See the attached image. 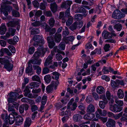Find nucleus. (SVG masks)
Listing matches in <instances>:
<instances>
[{
    "label": "nucleus",
    "mask_w": 127,
    "mask_h": 127,
    "mask_svg": "<svg viewBox=\"0 0 127 127\" xmlns=\"http://www.w3.org/2000/svg\"><path fill=\"white\" fill-rule=\"evenodd\" d=\"M48 43V46L49 47L51 48H52L55 45V43L53 41L50 42Z\"/></svg>",
    "instance_id": "63"
},
{
    "label": "nucleus",
    "mask_w": 127,
    "mask_h": 127,
    "mask_svg": "<svg viewBox=\"0 0 127 127\" xmlns=\"http://www.w3.org/2000/svg\"><path fill=\"white\" fill-rule=\"evenodd\" d=\"M115 121L114 120L109 119L106 123L107 127H113L115 126Z\"/></svg>",
    "instance_id": "7"
},
{
    "label": "nucleus",
    "mask_w": 127,
    "mask_h": 127,
    "mask_svg": "<svg viewBox=\"0 0 127 127\" xmlns=\"http://www.w3.org/2000/svg\"><path fill=\"white\" fill-rule=\"evenodd\" d=\"M77 28L75 22L69 28V29L72 31L75 30Z\"/></svg>",
    "instance_id": "46"
},
{
    "label": "nucleus",
    "mask_w": 127,
    "mask_h": 127,
    "mask_svg": "<svg viewBox=\"0 0 127 127\" xmlns=\"http://www.w3.org/2000/svg\"><path fill=\"white\" fill-rule=\"evenodd\" d=\"M9 123L10 124H12L14 122L15 120L14 116L12 114H10L8 117Z\"/></svg>",
    "instance_id": "25"
},
{
    "label": "nucleus",
    "mask_w": 127,
    "mask_h": 127,
    "mask_svg": "<svg viewBox=\"0 0 127 127\" xmlns=\"http://www.w3.org/2000/svg\"><path fill=\"white\" fill-rule=\"evenodd\" d=\"M102 36L105 39L110 38L113 36L111 33L106 31H104L102 33Z\"/></svg>",
    "instance_id": "8"
},
{
    "label": "nucleus",
    "mask_w": 127,
    "mask_h": 127,
    "mask_svg": "<svg viewBox=\"0 0 127 127\" xmlns=\"http://www.w3.org/2000/svg\"><path fill=\"white\" fill-rule=\"evenodd\" d=\"M12 12L13 15L15 17H18L20 16L19 12L15 10H13Z\"/></svg>",
    "instance_id": "52"
},
{
    "label": "nucleus",
    "mask_w": 127,
    "mask_h": 127,
    "mask_svg": "<svg viewBox=\"0 0 127 127\" xmlns=\"http://www.w3.org/2000/svg\"><path fill=\"white\" fill-rule=\"evenodd\" d=\"M98 111L99 114L101 116H105L106 115L107 112L105 110H103L102 111V110L100 109H98Z\"/></svg>",
    "instance_id": "33"
},
{
    "label": "nucleus",
    "mask_w": 127,
    "mask_h": 127,
    "mask_svg": "<svg viewBox=\"0 0 127 127\" xmlns=\"http://www.w3.org/2000/svg\"><path fill=\"white\" fill-rule=\"evenodd\" d=\"M0 63L4 65V67L7 70L10 71L11 70L13 67V65L10 63L8 60L0 58Z\"/></svg>",
    "instance_id": "2"
},
{
    "label": "nucleus",
    "mask_w": 127,
    "mask_h": 127,
    "mask_svg": "<svg viewBox=\"0 0 127 127\" xmlns=\"http://www.w3.org/2000/svg\"><path fill=\"white\" fill-rule=\"evenodd\" d=\"M39 86V83L35 82H32L30 83L29 85L27 86L25 88L27 89H32L34 87H38Z\"/></svg>",
    "instance_id": "12"
},
{
    "label": "nucleus",
    "mask_w": 127,
    "mask_h": 127,
    "mask_svg": "<svg viewBox=\"0 0 127 127\" xmlns=\"http://www.w3.org/2000/svg\"><path fill=\"white\" fill-rule=\"evenodd\" d=\"M47 97L46 96H43L41 100L42 104L45 105L46 103L47 100Z\"/></svg>",
    "instance_id": "53"
},
{
    "label": "nucleus",
    "mask_w": 127,
    "mask_h": 127,
    "mask_svg": "<svg viewBox=\"0 0 127 127\" xmlns=\"http://www.w3.org/2000/svg\"><path fill=\"white\" fill-rule=\"evenodd\" d=\"M54 81H52L51 84L47 87L46 90L48 93H50L53 90V87L54 86Z\"/></svg>",
    "instance_id": "22"
},
{
    "label": "nucleus",
    "mask_w": 127,
    "mask_h": 127,
    "mask_svg": "<svg viewBox=\"0 0 127 127\" xmlns=\"http://www.w3.org/2000/svg\"><path fill=\"white\" fill-rule=\"evenodd\" d=\"M15 124L16 125H19L22 122L23 119L22 117L20 116H17L15 119Z\"/></svg>",
    "instance_id": "18"
},
{
    "label": "nucleus",
    "mask_w": 127,
    "mask_h": 127,
    "mask_svg": "<svg viewBox=\"0 0 127 127\" xmlns=\"http://www.w3.org/2000/svg\"><path fill=\"white\" fill-rule=\"evenodd\" d=\"M1 8H2V11L4 10L7 11L9 12H10L12 9L11 6L9 5H7L6 4H4L1 5Z\"/></svg>",
    "instance_id": "11"
},
{
    "label": "nucleus",
    "mask_w": 127,
    "mask_h": 127,
    "mask_svg": "<svg viewBox=\"0 0 127 127\" xmlns=\"http://www.w3.org/2000/svg\"><path fill=\"white\" fill-rule=\"evenodd\" d=\"M111 84V86L113 88H114L118 86V83L117 82V80H116V81L112 80Z\"/></svg>",
    "instance_id": "49"
},
{
    "label": "nucleus",
    "mask_w": 127,
    "mask_h": 127,
    "mask_svg": "<svg viewBox=\"0 0 127 127\" xmlns=\"http://www.w3.org/2000/svg\"><path fill=\"white\" fill-rule=\"evenodd\" d=\"M123 113L122 112L117 114H116L115 115H114L113 117L116 120H117L119 118L121 117L123 115Z\"/></svg>",
    "instance_id": "51"
},
{
    "label": "nucleus",
    "mask_w": 127,
    "mask_h": 127,
    "mask_svg": "<svg viewBox=\"0 0 127 127\" xmlns=\"http://www.w3.org/2000/svg\"><path fill=\"white\" fill-rule=\"evenodd\" d=\"M70 106V107L67 108V109L71 111L74 110L77 107V103H74L72 104V106Z\"/></svg>",
    "instance_id": "45"
},
{
    "label": "nucleus",
    "mask_w": 127,
    "mask_h": 127,
    "mask_svg": "<svg viewBox=\"0 0 127 127\" xmlns=\"http://www.w3.org/2000/svg\"><path fill=\"white\" fill-rule=\"evenodd\" d=\"M99 107L102 109L104 108L106 105L105 102L103 101H101L99 102Z\"/></svg>",
    "instance_id": "42"
},
{
    "label": "nucleus",
    "mask_w": 127,
    "mask_h": 127,
    "mask_svg": "<svg viewBox=\"0 0 127 127\" xmlns=\"http://www.w3.org/2000/svg\"><path fill=\"white\" fill-rule=\"evenodd\" d=\"M74 18L71 16L69 17L66 22V24L67 26H70L73 23Z\"/></svg>",
    "instance_id": "28"
},
{
    "label": "nucleus",
    "mask_w": 127,
    "mask_h": 127,
    "mask_svg": "<svg viewBox=\"0 0 127 127\" xmlns=\"http://www.w3.org/2000/svg\"><path fill=\"white\" fill-rule=\"evenodd\" d=\"M18 95L19 94L17 93L11 92L9 94L11 98H11L12 100L15 101Z\"/></svg>",
    "instance_id": "15"
},
{
    "label": "nucleus",
    "mask_w": 127,
    "mask_h": 127,
    "mask_svg": "<svg viewBox=\"0 0 127 127\" xmlns=\"http://www.w3.org/2000/svg\"><path fill=\"white\" fill-rule=\"evenodd\" d=\"M8 110L9 111H15V109L14 106H13L12 104L10 103L8 104Z\"/></svg>",
    "instance_id": "50"
},
{
    "label": "nucleus",
    "mask_w": 127,
    "mask_h": 127,
    "mask_svg": "<svg viewBox=\"0 0 127 127\" xmlns=\"http://www.w3.org/2000/svg\"><path fill=\"white\" fill-rule=\"evenodd\" d=\"M49 69L48 67H45L43 69L42 73L44 74H47L49 72Z\"/></svg>",
    "instance_id": "56"
},
{
    "label": "nucleus",
    "mask_w": 127,
    "mask_h": 127,
    "mask_svg": "<svg viewBox=\"0 0 127 127\" xmlns=\"http://www.w3.org/2000/svg\"><path fill=\"white\" fill-rule=\"evenodd\" d=\"M121 11L118 9H116L113 13L112 17L115 19H117L118 15L121 13Z\"/></svg>",
    "instance_id": "24"
},
{
    "label": "nucleus",
    "mask_w": 127,
    "mask_h": 127,
    "mask_svg": "<svg viewBox=\"0 0 127 127\" xmlns=\"http://www.w3.org/2000/svg\"><path fill=\"white\" fill-rule=\"evenodd\" d=\"M123 109L122 107L116 104L113 105H111L109 106L110 109L114 112H120Z\"/></svg>",
    "instance_id": "5"
},
{
    "label": "nucleus",
    "mask_w": 127,
    "mask_h": 127,
    "mask_svg": "<svg viewBox=\"0 0 127 127\" xmlns=\"http://www.w3.org/2000/svg\"><path fill=\"white\" fill-rule=\"evenodd\" d=\"M14 101V100H12V99L11 98H8V101L9 103H11V104H12L13 106H14V108L15 107L18 110L19 104Z\"/></svg>",
    "instance_id": "10"
},
{
    "label": "nucleus",
    "mask_w": 127,
    "mask_h": 127,
    "mask_svg": "<svg viewBox=\"0 0 127 127\" xmlns=\"http://www.w3.org/2000/svg\"><path fill=\"white\" fill-rule=\"evenodd\" d=\"M88 115L89 120L92 119L95 117V114L92 113H88Z\"/></svg>",
    "instance_id": "64"
},
{
    "label": "nucleus",
    "mask_w": 127,
    "mask_h": 127,
    "mask_svg": "<svg viewBox=\"0 0 127 127\" xmlns=\"http://www.w3.org/2000/svg\"><path fill=\"white\" fill-rule=\"evenodd\" d=\"M96 91L99 94H101L104 93L105 90L103 87L99 86H98L96 88Z\"/></svg>",
    "instance_id": "9"
},
{
    "label": "nucleus",
    "mask_w": 127,
    "mask_h": 127,
    "mask_svg": "<svg viewBox=\"0 0 127 127\" xmlns=\"http://www.w3.org/2000/svg\"><path fill=\"white\" fill-rule=\"evenodd\" d=\"M86 10L82 6L78 7L76 10V13H86Z\"/></svg>",
    "instance_id": "27"
},
{
    "label": "nucleus",
    "mask_w": 127,
    "mask_h": 127,
    "mask_svg": "<svg viewBox=\"0 0 127 127\" xmlns=\"http://www.w3.org/2000/svg\"><path fill=\"white\" fill-rule=\"evenodd\" d=\"M33 40L35 41L33 45L35 47H37L40 46L42 45L44 43V40L42 36L35 35L33 37Z\"/></svg>",
    "instance_id": "1"
},
{
    "label": "nucleus",
    "mask_w": 127,
    "mask_h": 127,
    "mask_svg": "<svg viewBox=\"0 0 127 127\" xmlns=\"http://www.w3.org/2000/svg\"><path fill=\"white\" fill-rule=\"evenodd\" d=\"M45 82L47 83H49L51 80V78L49 75H45L44 78Z\"/></svg>",
    "instance_id": "35"
},
{
    "label": "nucleus",
    "mask_w": 127,
    "mask_h": 127,
    "mask_svg": "<svg viewBox=\"0 0 127 127\" xmlns=\"http://www.w3.org/2000/svg\"><path fill=\"white\" fill-rule=\"evenodd\" d=\"M55 55L54 51H51V54H50L46 59L44 63V66L46 67L52 64L53 56Z\"/></svg>",
    "instance_id": "4"
},
{
    "label": "nucleus",
    "mask_w": 127,
    "mask_h": 127,
    "mask_svg": "<svg viewBox=\"0 0 127 127\" xmlns=\"http://www.w3.org/2000/svg\"><path fill=\"white\" fill-rule=\"evenodd\" d=\"M32 80L33 81H36L40 83H41L40 79L39 77L37 75H35L32 78Z\"/></svg>",
    "instance_id": "39"
},
{
    "label": "nucleus",
    "mask_w": 127,
    "mask_h": 127,
    "mask_svg": "<svg viewBox=\"0 0 127 127\" xmlns=\"http://www.w3.org/2000/svg\"><path fill=\"white\" fill-rule=\"evenodd\" d=\"M111 98H110V99H108L109 100V104L110 106L111 105H113L112 104L114 102V99L116 97H117L116 96H111Z\"/></svg>",
    "instance_id": "48"
},
{
    "label": "nucleus",
    "mask_w": 127,
    "mask_h": 127,
    "mask_svg": "<svg viewBox=\"0 0 127 127\" xmlns=\"http://www.w3.org/2000/svg\"><path fill=\"white\" fill-rule=\"evenodd\" d=\"M65 30L63 31L62 33V35L65 37L68 35L69 33L68 28L66 27H65Z\"/></svg>",
    "instance_id": "43"
},
{
    "label": "nucleus",
    "mask_w": 127,
    "mask_h": 127,
    "mask_svg": "<svg viewBox=\"0 0 127 127\" xmlns=\"http://www.w3.org/2000/svg\"><path fill=\"white\" fill-rule=\"evenodd\" d=\"M28 65L26 70V73H29L32 72V65L31 64H30L28 63Z\"/></svg>",
    "instance_id": "29"
},
{
    "label": "nucleus",
    "mask_w": 127,
    "mask_h": 127,
    "mask_svg": "<svg viewBox=\"0 0 127 127\" xmlns=\"http://www.w3.org/2000/svg\"><path fill=\"white\" fill-rule=\"evenodd\" d=\"M32 3L34 7L37 8H39V4L37 0H34L32 2Z\"/></svg>",
    "instance_id": "55"
},
{
    "label": "nucleus",
    "mask_w": 127,
    "mask_h": 127,
    "mask_svg": "<svg viewBox=\"0 0 127 127\" xmlns=\"http://www.w3.org/2000/svg\"><path fill=\"white\" fill-rule=\"evenodd\" d=\"M92 95L93 96L96 100H97L99 99L98 95L95 93H92Z\"/></svg>",
    "instance_id": "61"
},
{
    "label": "nucleus",
    "mask_w": 127,
    "mask_h": 127,
    "mask_svg": "<svg viewBox=\"0 0 127 127\" xmlns=\"http://www.w3.org/2000/svg\"><path fill=\"white\" fill-rule=\"evenodd\" d=\"M39 7L40 9L42 10H44L46 8L45 4L43 2L40 3Z\"/></svg>",
    "instance_id": "62"
},
{
    "label": "nucleus",
    "mask_w": 127,
    "mask_h": 127,
    "mask_svg": "<svg viewBox=\"0 0 127 127\" xmlns=\"http://www.w3.org/2000/svg\"><path fill=\"white\" fill-rule=\"evenodd\" d=\"M50 5V9L52 12L54 13L56 12L58 9V6L55 2L51 4Z\"/></svg>",
    "instance_id": "17"
},
{
    "label": "nucleus",
    "mask_w": 127,
    "mask_h": 127,
    "mask_svg": "<svg viewBox=\"0 0 127 127\" xmlns=\"http://www.w3.org/2000/svg\"><path fill=\"white\" fill-rule=\"evenodd\" d=\"M82 118L81 116L79 114L74 115L73 117V120L75 122H77Z\"/></svg>",
    "instance_id": "30"
},
{
    "label": "nucleus",
    "mask_w": 127,
    "mask_h": 127,
    "mask_svg": "<svg viewBox=\"0 0 127 127\" xmlns=\"http://www.w3.org/2000/svg\"><path fill=\"white\" fill-rule=\"evenodd\" d=\"M95 107L92 104H90L87 107L86 111L88 113L94 112L95 111Z\"/></svg>",
    "instance_id": "14"
},
{
    "label": "nucleus",
    "mask_w": 127,
    "mask_h": 127,
    "mask_svg": "<svg viewBox=\"0 0 127 127\" xmlns=\"http://www.w3.org/2000/svg\"><path fill=\"white\" fill-rule=\"evenodd\" d=\"M72 2V1L71 0H67L64 2L62 3L61 7L65 9L70 8V6Z\"/></svg>",
    "instance_id": "6"
},
{
    "label": "nucleus",
    "mask_w": 127,
    "mask_h": 127,
    "mask_svg": "<svg viewBox=\"0 0 127 127\" xmlns=\"http://www.w3.org/2000/svg\"><path fill=\"white\" fill-rule=\"evenodd\" d=\"M56 58L57 60L59 61L62 59L63 57L59 53H58L56 55Z\"/></svg>",
    "instance_id": "57"
},
{
    "label": "nucleus",
    "mask_w": 127,
    "mask_h": 127,
    "mask_svg": "<svg viewBox=\"0 0 127 127\" xmlns=\"http://www.w3.org/2000/svg\"><path fill=\"white\" fill-rule=\"evenodd\" d=\"M24 92L25 93L24 95L25 96H27L28 97L31 98H34V96L32 95V94L30 93L31 92L29 89H27L25 88Z\"/></svg>",
    "instance_id": "13"
},
{
    "label": "nucleus",
    "mask_w": 127,
    "mask_h": 127,
    "mask_svg": "<svg viewBox=\"0 0 127 127\" xmlns=\"http://www.w3.org/2000/svg\"><path fill=\"white\" fill-rule=\"evenodd\" d=\"M40 31L39 28H35L32 29L31 31V34L33 35L34 34L39 33Z\"/></svg>",
    "instance_id": "37"
},
{
    "label": "nucleus",
    "mask_w": 127,
    "mask_h": 127,
    "mask_svg": "<svg viewBox=\"0 0 127 127\" xmlns=\"http://www.w3.org/2000/svg\"><path fill=\"white\" fill-rule=\"evenodd\" d=\"M31 122L32 120L31 118H27L24 123V127H29Z\"/></svg>",
    "instance_id": "26"
},
{
    "label": "nucleus",
    "mask_w": 127,
    "mask_h": 127,
    "mask_svg": "<svg viewBox=\"0 0 127 127\" xmlns=\"http://www.w3.org/2000/svg\"><path fill=\"white\" fill-rule=\"evenodd\" d=\"M54 40L56 42L59 43L61 41L62 35L60 34L56 33L54 36Z\"/></svg>",
    "instance_id": "16"
},
{
    "label": "nucleus",
    "mask_w": 127,
    "mask_h": 127,
    "mask_svg": "<svg viewBox=\"0 0 127 127\" xmlns=\"http://www.w3.org/2000/svg\"><path fill=\"white\" fill-rule=\"evenodd\" d=\"M66 44H67L68 43V41L72 42L73 41L74 39V37L73 36H70L67 37H64L63 38Z\"/></svg>",
    "instance_id": "21"
},
{
    "label": "nucleus",
    "mask_w": 127,
    "mask_h": 127,
    "mask_svg": "<svg viewBox=\"0 0 127 127\" xmlns=\"http://www.w3.org/2000/svg\"><path fill=\"white\" fill-rule=\"evenodd\" d=\"M55 22V20L53 17L51 18L48 21L49 24L50 26L51 27L54 26Z\"/></svg>",
    "instance_id": "32"
},
{
    "label": "nucleus",
    "mask_w": 127,
    "mask_h": 127,
    "mask_svg": "<svg viewBox=\"0 0 127 127\" xmlns=\"http://www.w3.org/2000/svg\"><path fill=\"white\" fill-rule=\"evenodd\" d=\"M45 15L47 17H51L52 15V13L50 10L46 11L45 12Z\"/></svg>",
    "instance_id": "58"
},
{
    "label": "nucleus",
    "mask_w": 127,
    "mask_h": 127,
    "mask_svg": "<svg viewBox=\"0 0 127 127\" xmlns=\"http://www.w3.org/2000/svg\"><path fill=\"white\" fill-rule=\"evenodd\" d=\"M108 29L111 32V33L113 36H116V34L115 33V31H114L112 28V26L110 25L108 27Z\"/></svg>",
    "instance_id": "47"
},
{
    "label": "nucleus",
    "mask_w": 127,
    "mask_h": 127,
    "mask_svg": "<svg viewBox=\"0 0 127 127\" xmlns=\"http://www.w3.org/2000/svg\"><path fill=\"white\" fill-rule=\"evenodd\" d=\"M29 64H36L40 65V61L37 59H34L30 60L28 62Z\"/></svg>",
    "instance_id": "19"
},
{
    "label": "nucleus",
    "mask_w": 127,
    "mask_h": 127,
    "mask_svg": "<svg viewBox=\"0 0 127 127\" xmlns=\"http://www.w3.org/2000/svg\"><path fill=\"white\" fill-rule=\"evenodd\" d=\"M120 120L122 122L127 121V114L125 113L123 114L122 116L120 118Z\"/></svg>",
    "instance_id": "40"
},
{
    "label": "nucleus",
    "mask_w": 127,
    "mask_h": 127,
    "mask_svg": "<svg viewBox=\"0 0 127 127\" xmlns=\"http://www.w3.org/2000/svg\"><path fill=\"white\" fill-rule=\"evenodd\" d=\"M77 28L79 29L81 28L83 26V23L82 21H80L78 22H75Z\"/></svg>",
    "instance_id": "41"
},
{
    "label": "nucleus",
    "mask_w": 127,
    "mask_h": 127,
    "mask_svg": "<svg viewBox=\"0 0 127 127\" xmlns=\"http://www.w3.org/2000/svg\"><path fill=\"white\" fill-rule=\"evenodd\" d=\"M83 15L81 14H77L75 15V19L77 20H80L83 19Z\"/></svg>",
    "instance_id": "44"
},
{
    "label": "nucleus",
    "mask_w": 127,
    "mask_h": 127,
    "mask_svg": "<svg viewBox=\"0 0 127 127\" xmlns=\"http://www.w3.org/2000/svg\"><path fill=\"white\" fill-rule=\"evenodd\" d=\"M122 26L120 24H115L114 27V29H116L118 31H120L122 29Z\"/></svg>",
    "instance_id": "34"
},
{
    "label": "nucleus",
    "mask_w": 127,
    "mask_h": 127,
    "mask_svg": "<svg viewBox=\"0 0 127 127\" xmlns=\"http://www.w3.org/2000/svg\"><path fill=\"white\" fill-rule=\"evenodd\" d=\"M41 24V23L39 21H36L32 23V26L35 27L39 26Z\"/></svg>",
    "instance_id": "60"
},
{
    "label": "nucleus",
    "mask_w": 127,
    "mask_h": 127,
    "mask_svg": "<svg viewBox=\"0 0 127 127\" xmlns=\"http://www.w3.org/2000/svg\"><path fill=\"white\" fill-rule=\"evenodd\" d=\"M117 95L120 98H122L124 96V94L123 91L121 89H119L117 92Z\"/></svg>",
    "instance_id": "31"
},
{
    "label": "nucleus",
    "mask_w": 127,
    "mask_h": 127,
    "mask_svg": "<svg viewBox=\"0 0 127 127\" xmlns=\"http://www.w3.org/2000/svg\"><path fill=\"white\" fill-rule=\"evenodd\" d=\"M34 50L35 49L34 47L33 46L29 48V53L30 54H32L33 53Z\"/></svg>",
    "instance_id": "59"
},
{
    "label": "nucleus",
    "mask_w": 127,
    "mask_h": 127,
    "mask_svg": "<svg viewBox=\"0 0 127 127\" xmlns=\"http://www.w3.org/2000/svg\"><path fill=\"white\" fill-rule=\"evenodd\" d=\"M65 43L64 42H61L59 45L58 47L60 50H64L65 49Z\"/></svg>",
    "instance_id": "36"
},
{
    "label": "nucleus",
    "mask_w": 127,
    "mask_h": 127,
    "mask_svg": "<svg viewBox=\"0 0 127 127\" xmlns=\"http://www.w3.org/2000/svg\"><path fill=\"white\" fill-rule=\"evenodd\" d=\"M6 31V27L4 24H2L0 27V34H4Z\"/></svg>",
    "instance_id": "23"
},
{
    "label": "nucleus",
    "mask_w": 127,
    "mask_h": 127,
    "mask_svg": "<svg viewBox=\"0 0 127 127\" xmlns=\"http://www.w3.org/2000/svg\"><path fill=\"white\" fill-rule=\"evenodd\" d=\"M38 109V107L35 105L34 104L31 106V109L32 112H33Z\"/></svg>",
    "instance_id": "54"
},
{
    "label": "nucleus",
    "mask_w": 127,
    "mask_h": 127,
    "mask_svg": "<svg viewBox=\"0 0 127 127\" xmlns=\"http://www.w3.org/2000/svg\"><path fill=\"white\" fill-rule=\"evenodd\" d=\"M53 75L54 76H52V78L53 79H54L55 78L56 80H58L60 74L58 72H54L52 73Z\"/></svg>",
    "instance_id": "38"
},
{
    "label": "nucleus",
    "mask_w": 127,
    "mask_h": 127,
    "mask_svg": "<svg viewBox=\"0 0 127 127\" xmlns=\"http://www.w3.org/2000/svg\"><path fill=\"white\" fill-rule=\"evenodd\" d=\"M37 47L38 50L33 55V57L35 58H38L41 56H43L45 53L43 50L45 49L47 50V48L44 49L43 45Z\"/></svg>",
    "instance_id": "3"
},
{
    "label": "nucleus",
    "mask_w": 127,
    "mask_h": 127,
    "mask_svg": "<svg viewBox=\"0 0 127 127\" xmlns=\"http://www.w3.org/2000/svg\"><path fill=\"white\" fill-rule=\"evenodd\" d=\"M18 23V21L13 20L9 22L7 24V25L8 27H14Z\"/></svg>",
    "instance_id": "20"
}]
</instances>
